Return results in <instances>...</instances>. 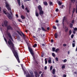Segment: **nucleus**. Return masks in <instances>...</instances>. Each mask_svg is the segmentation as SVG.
I'll list each match as a JSON object with an SVG mask.
<instances>
[{"label":"nucleus","instance_id":"nucleus-1","mask_svg":"<svg viewBox=\"0 0 77 77\" xmlns=\"http://www.w3.org/2000/svg\"><path fill=\"white\" fill-rule=\"evenodd\" d=\"M8 43L10 46V47L14 54V56L16 58L17 62H18V63H20V59H19V57H18V53L17 52V51L15 49L14 44L13 42L11 41V40L10 39H9V40L8 41Z\"/></svg>","mask_w":77,"mask_h":77},{"label":"nucleus","instance_id":"nucleus-2","mask_svg":"<svg viewBox=\"0 0 77 77\" xmlns=\"http://www.w3.org/2000/svg\"><path fill=\"white\" fill-rule=\"evenodd\" d=\"M5 6L7 8V9L8 11H10L9 12L10 13L11 15H12L13 14L12 13V10H11V7H9V5L8 4V3L7 2H5Z\"/></svg>","mask_w":77,"mask_h":77},{"label":"nucleus","instance_id":"nucleus-3","mask_svg":"<svg viewBox=\"0 0 77 77\" xmlns=\"http://www.w3.org/2000/svg\"><path fill=\"white\" fill-rule=\"evenodd\" d=\"M3 12L5 14L7 15V17L8 19H9V20H11V19H12V17L11 15V14L10 13H7L6 11L5 10H3Z\"/></svg>","mask_w":77,"mask_h":77},{"label":"nucleus","instance_id":"nucleus-4","mask_svg":"<svg viewBox=\"0 0 77 77\" xmlns=\"http://www.w3.org/2000/svg\"><path fill=\"white\" fill-rule=\"evenodd\" d=\"M29 73L31 74V76L30 75L29 73H28L27 75H26V77H35V76H34V75H33V73L32 71H30Z\"/></svg>","mask_w":77,"mask_h":77},{"label":"nucleus","instance_id":"nucleus-5","mask_svg":"<svg viewBox=\"0 0 77 77\" xmlns=\"http://www.w3.org/2000/svg\"><path fill=\"white\" fill-rule=\"evenodd\" d=\"M28 49L32 56L33 57H34V52H33V50L32 48H29Z\"/></svg>","mask_w":77,"mask_h":77},{"label":"nucleus","instance_id":"nucleus-6","mask_svg":"<svg viewBox=\"0 0 77 77\" xmlns=\"http://www.w3.org/2000/svg\"><path fill=\"white\" fill-rule=\"evenodd\" d=\"M17 32L20 35V36H22V35L24 38L26 36V35H25L21 31L20 32H19V31L17 30Z\"/></svg>","mask_w":77,"mask_h":77},{"label":"nucleus","instance_id":"nucleus-7","mask_svg":"<svg viewBox=\"0 0 77 77\" xmlns=\"http://www.w3.org/2000/svg\"><path fill=\"white\" fill-rule=\"evenodd\" d=\"M7 30L8 31L11 30H13V28L10 26L9 25L7 27Z\"/></svg>","mask_w":77,"mask_h":77},{"label":"nucleus","instance_id":"nucleus-8","mask_svg":"<svg viewBox=\"0 0 77 77\" xmlns=\"http://www.w3.org/2000/svg\"><path fill=\"white\" fill-rule=\"evenodd\" d=\"M7 35L8 36L9 38L11 39V40H13V38H12V36L11 35V33H10L8 32L7 33Z\"/></svg>","mask_w":77,"mask_h":77},{"label":"nucleus","instance_id":"nucleus-9","mask_svg":"<svg viewBox=\"0 0 77 77\" xmlns=\"http://www.w3.org/2000/svg\"><path fill=\"white\" fill-rule=\"evenodd\" d=\"M44 14V11L42 10H40L39 11V15H40L41 17H42V15Z\"/></svg>","mask_w":77,"mask_h":77},{"label":"nucleus","instance_id":"nucleus-10","mask_svg":"<svg viewBox=\"0 0 77 77\" xmlns=\"http://www.w3.org/2000/svg\"><path fill=\"white\" fill-rule=\"evenodd\" d=\"M4 25L6 27L8 26V21L7 20H5L4 22Z\"/></svg>","mask_w":77,"mask_h":77},{"label":"nucleus","instance_id":"nucleus-11","mask_svg":"<svg viewBox=\"0 0 77 77\" xmlns=\"http://www.w3.org/2000/svg\"><path fill=\"white\" fill-rule=\"evenodd\" d=\"M38 8L39 11H42V7L40 5H38Z\"/></svg>","mask_w":77,"mask_h":77},{"label":"nucleus","instance_id":"nucleus-12","mask_svg":"<svg viewBox=\"0 0 77 77\" xmlns=\"http://www.w3.org/2000/svg\"><path fill=\"white\" fill-rule=\"evenodd\" d=\"M67 20V18H66L65 16L63 17V24H64L63 22L65 21V20Z\"/></svg>","mask_w":77,"mask_h":77},{"label":"nucleus","instance_id":"nucleus-13","mask_svg":"<svg viewBox=\"0 0 77 77\" xmlns=\"http://www.w3.org/2000/svg\"><path fill=\"white\" fill-rule=\"evenodd\" d=\"M35 16H36L37 17H39V13H38V11H35Z\"/></svg>","mask_w":77,"mask_h":77},{"label":"nucleus","instance_id":"nucleus-14","mask_svg":"<svg viewBox=\"0 0 77 77\" xmlns=\"http://www.w3.org/2000/svg\"><path fill=\"white\" fill-rule=\"evenodd\" d=\"M49 60H48V62L49 63H51V57H49Z\"/></svg>","mask_w":77,"mask_h":77},{"label":"nucleus","instance_id":"nucleus-15","mask_svg":"<svg viewBox=\"0 0 77 77\" xmlns=\"http://www.w3.org/2000/svg\"><path fill=\"white\" fill-rule=\"evenodd\" d=\"M17 1L19 5L20 6V5H21V2H20V0H17Z\"/></svg>","mask_w":77,"mask_h":77},{"label":"nucleus","instance_id":"nucleus-16","mask_svg":"<svg viewBox=\"0 0 77 77\" xmlns=\"http://www.w3.org/2000/svg\"><path fill=\"white\" fill-rule=\"evenodd\" d=\"M73 27V24H72L71 23H70L69 25V27L70 28H72Z\"/></svg>","mask_w":77,"mask_h":77},{"label":"nucleus","instance_id":"nucleus-17","mask_svg":"<svg viewBox=\"0 0 77 77\" xmlns=\"http://www.w3.org/2000/svg\"><path fill=\"white\" fill-rule=\"evenodd\" d=\"M43 4L45 6H47L48 5V3H47V2H43Z\"/></svg>","mask_w":77,"mask_h":77},{"label":"nucleus","instance_id":"nucleus-18","mask_svg":"<svg viewBox=\"0 0 77 77\" xmlns=\"http://www.w3.org/2000/svg\"><path fill=\"white\" fill-rule=\"evenodd\" d=\"M54 36L55 38H57L58 35H57V33H55L54 35Z\"/></svg>","mask_w":77,"mask_h":77},{"label":"nucleus","instance_id":"nucleus-19","mask_svg":"<svg viewBox=\"0 0 77 77\" xmlns=\"http://www.w3.org/2000/svg\"><path fill=\"white\" fill-rule=\"evenodd\" d=\"M50 6H53V2H49Z\"/></svg>","mask_w":77,"mask_h":77},{"label":"nucleus","instance_id":"nucleus-20","mask_svg":"<svg viewBox=\"0 0 77 77\" xmlns=\"http://www.w3.org/2000/svg\"><path fill=\"white\" fill-rule=\"evenodd\" d=\"M72 3H74L75 2V0H70Z\"/></svg>","mask_w":77,"mask_h":77},{"label":"nucleus","instance_id":"nucleus-21","mask_svg":"<svg viewBox=\"0 0 77 77\" xmlns=\"http://www.w3.org/2000/svg\"><path fill=\"white\" fill-rule=\"evenodd\" d=\"M25 10L26 11H27V12L28 13H29V12H30V11L29 10H28L27 8L26 7L25 8Z\"/></svg>","mask_w":77,"mask_h":77},{"label":"nucleus","instance_id":"nucleus-22","mask_svg":"<svg viewBox=\"0 0 77 77\" xmlns=\"http://www.w3.org/2000/svg\"><path fill=\"white\" fill-rule=\"evenodd\" d=\"M55 71H56V70H55V69H53L52 70V74H55Z\"/></svg>","mask_w":77,"mask_h":77},{"label":"nucleus","instance_id":"nucleus-23","mask_svg":"<svg viewBox=\"0 0 77 77\" xmlns=\"http://www.w3.org/2000/svg\"><path fill=\"white\" fill-rule=\"evenodd\" d=\"M21 18L22 19V20H24V19H25V17L24 16L22 15L21 16Z\"/></svg>","mask_w":77,"mask_h":77},{"label":"nucleus","instance_id":"nucleus-24","mask_svg":"<svg viewBox=\"0 0 77 77\" xmlns=\"http://www.w3.org/2000/svg\"><path fill=\"white\" fill-rule=\"evenodd\" d=\"M75 8H73L72 12V15H73V14L75 12Z\"/></svg>","mask_w":77,"mask_h":77},{"label":"nucleus","instance_id":"nucleus-25","mask_svg":"<svg viewBox=\"0 0 77 77\" xmlns=\"http://www.w3.org/2000/svg\"><path fill=\"white\" fill-rule=\"evenodd\" d=\"M71 5H72V4L71 3H70L69 4V9L70 10L71 9Z\"/></svg>","mask_w":77,"mask_h":77},{"label":"nucleus","instance_id":"nucleus-26","mask_svg":"<svg viewBox=\"0 0 77 77\" xmlns=\"http://www.w3.org/2000/svg\"><path fill=\"white\" fill-rule=\"evenodd\" d=\"M59 51V48H57L55 51L56 53H57L58 51Z\"/></svg>","mask_w":77,"mask_h":77},{"label":"nucleus","instance_id":"nucleus-27","mask_svg":"<svg viewBox=\"0 0 77 77\" xmlns=\"http://www.w3.org/2000/svg\"><path fill=\"white\" fill-rule=\"evenodd\" d=\"M42 30H43V31H45V32H46L47 31L46 30H45L44 28L43 27H42Z\"/></svg>","mask_w":77,"mask_h":77},{"label":"nucleus","instance_id":"nucleus-28","mask_svg":"<svg viewBox=\"0 0 77 77\" xmlns=\"http://www.w3.org/2000/svg\"><path fill=\"white\" fill-rule=\"evenodd\" d=\"M37 46V44H35L34 45H33V47H34V48L35 47H36Z\"/></svg>","mask_w":77,"mask_h":77},{"label":"nucleus","instance_id":"nucleus-29","mask_svg":"<svg viewBox=\"0 0 77 77\" xmlns=\"http://www.w3.org/2000/svg\"><path fill=\"white\" fill-rule=\"evenodd\" d=\"M55 50H56V48L53 47L52 48L53 51H55Z\"/></svg>","mask_w":77,"mask_h":77},{"label":"nucleus","instance_id":"nucleus-30","mask_svg":"<svg viewBox=\"0 0 77 77\" xmlns=\"http://www.w3.org/2000/svg\"><path fill=\"white\" fill-rule=\"evenodd\" d=\"M45 64H47V58L45 59Z\"/></svg>","mask_w":77,"mask_h":77},{"label":"nucleus","instance_id":"nucleus-31","mask_svg":"<svg viewBox=\"0 0 77 77\" xmlns=\"http://www.w3.org/2000/svg\"><path fill=\"white\" fill-rule=\"evenodd\" d=\"M53 69V66H51L50 67V71H51L52 69Z\"/></svg>","mask_w":77,"mask_h":77},{"label":"nucleus","instance_id":"nucleus-32","mask_svg":"<svg viewBox=\"0 0 77 77\" xmlns=\"http://www.w3.org/2000/svg\"><path fill=\"white\" fill-rule=\"evenodd\" d=\"M21 65L22 67V69L23 70L24 69V67H23V64H21Z\"/></svg>","mask_w":77,"mask_h":77},{"label":"nucleus","instance_id":"nucleus-33","mask_svg":"<svg viewBox=\"0 0 77 77\" xmlns=\"http://www.w3.org/2000/svg\"><path fill=\"white\" fill-rule=\"evenodd\" d=\"M72 33V31H71V30H70L69 31V35H71V34Z\"/></svg>","mask_w":77,"mask_h":77},{"label":"nucleus","instance_id":"nucleus-34","mask_svg":"<svg viewBox=\"0 0 77 77\" xmlns=\"http://www.w3.org/2000/svg\"><path fill=\"white\" fill-rule=\"evenodd\" d=\"M4 39L6 42V43H7L8 42H7V40L6 39V38H5V37H4Z\"/></svg>","mask_w":77,"mask_h":77},{"label":"nucleus","instance_id":"nucleus-35","mask_svg":"<svg viewBox=\"0 0 77 77\" xmlns=\"http://www.w3.org/2000/svg\"><path fill=\"white\" fill-rule=\"evenodd\" d=\"M52 55L53 57H55V54L54 53H52Z\"/></svg>","mask_w":77,"mask_h":77},{"label":"nucleus","instance_id":"nucleus-36","mask_svg":"<svg viewBox=\"0 0 77 77\" xmlns=\"http://www.w3.org/2000/svg\"><path fill=\"white\" fill-rule=\"evenodd\" d=\"M65 68V65H63L62 67V69H63V68Z\"/></svg>","mask_w":77,"mask_h":77},{"label":"nucleus","instance_id":"nucleus-37","mask_svg":"<svg viewBox=\"0 0 77 77\" xmlns=\"http://www.w3.org/2000/svg\"><path fill=\"white\" fill-rule=\"evenodd\" d=\"M53 29H54L55 30H56L57 28H56V26H53Z\"/></svg>","mask_w":77,"mask_h":77},{"label":"nucleus","instance_id":"nucleus-38","mask_svg":"<svg viewBox=\"0 0 77 77\" xmlns=\"http://www.w3.org/2000/svg\"><path fill=\"white\" fill-rule=\"evenodd\" d=\"M74 20H73L72 21L71 23H72V24H74Z\"/></svg>","mask_w":77,"mask_h":77},{"label":"nucleus","instance_id":"nucleus-39","mask_svg":"<svg viewBox=\"0 0 77 77\" xmlns=\"http://www.w3.org/2000/svg\"><path fill=\"white\" fill-rule=\"evenodd\" d=\"M22 8L23 9H24V6L23 5H22L21 6Z\"/></svg>","mask_w":77,"mask_h":77},{"label":"nucleus","instance_id":"nucleus-40","mask_svg":"<svg viewBox=\"0 0 77 77\" xmlns=\"http://www.w3.org/2000/svg\"><path fill=\"white\" fill-rule=\"evenodd\" d=\"M68 28H67L65 30V32H68Z\"/></svg>","mask_w":77,"mask_h":77},{"label":"nucleus","instance_id":"nucleus-41","mask_svg":"<svg viewBox=\"0 0 77 77\" xmlns=\"http://www.w3.org/2000/svg\"><path fill=\"white\" fill-rule=\"evenodd\" d=\"M74 38V35L72 34L71 35V38H72H72Z\"/></svg>","mask_w":77,"mask_h":77},{"label":"nucleus","instance_id":"nucleus-42","mask_svg":"<svg viewBox=\"0 0 77 77\" xmlns=\"http://www.w3.org/2000/svg\"><path fill=\"white\" fill-rule=\"evenodd\" d=\"M72 47H75V43L72 44Z\"/></svg>","mask_w":77,"mask_h":77},{"label":"nucleus","instance_id":"nucleus-43","mask_svg":"<svg viewBox=\"0 0 77 77\" xmlns=\"http://www.w3.org/2000/svg\"><path fill=\"white\" fill-rule=\"evenodd\" d=\"M58 4L59 5H62V3L61 2H60V1H59Z\"/></svg>","mask_w":77,"mask_h":77},{"label":"nucleus","instance_id":"nucleus-44","mask_svg":"<svg viewBox=\"0 0 77 77\" xmlns=\"http://www.w3.org/2000/svg\"><path fill=\"white\" fill-rule=\"evenodd\" d=\"M63 77H66V75L64 74L63 75Z\"/></svg>","mask_w":77,"mask_h":77},{"label":"nucleus","instance_id":"nucleus-45","mask_svg":"<svg viewBox=\"0 0 77 77\" xmlns=\"http://www.w3.org/2000/svg\"><path fill=\"white\" fill-rule=\"evenodd\" d=\"M67 61V60L66 59H65L63 60L64 62H66Z\"/></svg>","mask_w":77,"mask_h":77},{"label":"nucleus","instance_id":"nucleus-46","mask_svg":"<svg viewBox=\"0 0 77 77\" xmlns=\"http://www.w3.org/2000/svg\"><path fill=\"white\" fill-rule=\"evenodd\" d=\"M74 30H75V31H77V28H75L74 29Z\"/></svg>","mask_w":77,"mask_h":77},{"label":"nucleus","instance_id":"nucleus-47","mask_svg":"<svg viewBox=\"0 0 77 77\" xmlns=\"http://www.w3.org/2000/svg\"><path fill=\"white\" fill-rule=\"evenodd\" d=\"M56 61H58V58H57V57H56Z\"/></svg>","mask_w":77,"mask_h":77},{"label":"nucleus","instance_id":"nucleus-48","mask_svg":"<svg viewBox=\"0 0 77 77\" xmlns=\"http://www.w3.org/2000/svg\"><path fill=\"white\" fill-rule=\"evenodd\" d=\"M63 47H66V44H63Z\"/></svg>","mask_w":77,"mask_h":77},{"label":"nucleus","instance_id":"nucleus-49","mask_svg":"<svg viewBox=\"0 0 77 77\" xmlns=\"http://www.w3.org/2000/svg\"><path fill=\"white\" fill-rule=\"evenodd\" d=\"M47 29L48 30H50V27H48L47 28Z\"/></svg>","mask_w":77,"mask_h":77},{"label":"nucleus","instance_id":"nucleus-50","mask_svg":"<svg viewBox=\"0 0 77 77\" xmlns=\"http://www.w3.org/2000/svg\"><path fill=\"white\" fill-rule=\"evenodd\" d=\"M58 11H59V9H58L57 8L56 9V12H57Z\"/></svg>","mask_w":77,"mask_h":77},{"label":"nucleus","instance_id":"nucleus-51","mask_svg":"<svg viewBox=\"0 0 77 77\" xmlns=\"http://www.w3.org/2000/svg\"><path fill=\"white\" fill-rule=\"evenodd\" d=\"M54 41V40H53V39H51V42H53Z\"/></svg>","mask_w":77,"mask_h":77},{"label":"nucleus","instance_id":"nucleus-52","mask_svg":"<svg viewBox=\"0 0 77 77\" xmlns=\"http://www.w3.org/2000/svg\"><path fill=\"white\" fill-rule=\"evenodd\" d=\"M47 69V66H45V69Z\"/></svg>","mask_w":77,"mask_h":77},{"label":"nucleus","instance_id":"nucleus-53","mask_svg":"<svg viewBox=\"0 0 77 77\" xmlns=\"http://www.w3.org/2000/svg\"><path fill=\"white\" fill-rule=\"evenodd\" d=\"M44 75V74L42 73L41 75V76L42 77H43V75Z\"/></svg>","mask_w":77,"mask_h":77},{"label":"nucleus","instance_id":"nucleus-54","mask_svg":"<svg viewBox=\"0 0 77 77\" xmlns=\"http://www.w3.org/2000/svg\"><path fill=\"white\" fill-rule=\"evenodd\" d=\"M56 23H59V21H58V20H56Z\"/></svg>","mask_w":77,"mask_h":77},{"label":"nucleus","instance_id":"nucleus-55","mask_svg":"<svg viewBox=\"0 0 77 77\" xmlns=\"http://www.w3.org/2000/svg\"><path fill=\"white\" fill-rule=\"evenodd\" d=\"M74 73L75 74H77V72H75Z\"/></svg>","mask_w":77,"mask_h":77},{"label":"nucleus","instance_id":"nucleus-56","mask_svg":"<svg viewBox=\"0 0 77 77\" xmlns=\"http://www.w3.org/2000/svg\"><path fill=\"white\" fill-rule=\"evenodd\" d=\"M39 74H41V73H42V72L41 71H39Z\"/></svg>","mask_w":77,"mask_h":77},{"label":"nucleus","instance_id":"nucleus-57","mask_svg":"<svg viewBox=\"0 0 77 77\" xmlns=\"http://www.w3.org/2000/svg\"><path fill=\"white\" fill-rule=\"evenodd\" d=\"M59 34L60 36V35H61V32H59Z\"/></svg>","mask_w":77,"mask_h":77},{"label":"nucleus","instance_id":"nucleus-58","mask_svg":"<svg viewBox=\"0 0 77 77\" xmlns=\"http://www.w3.org/2000/svg\"><path fill=\"white\" fill-rule=\"evenodd\" d=\"M27 1H29V0H24V2H27Z\"/></svg>","mask_w":77,"mask_h":77},{"label":"nucleus","instance_id":"nucleus-59","mask_svg":"<svg viewBox=\"0 0 77 77\" xmlns=\"http://www.w3.org/2000/svg\"><path fill=\"white\" fill-rule=\"evenodd\" d=\"M57 26H59L60 25L58 23L57 24Z\"/></svg>","mask_w":77,"mask_h":77},{"label":"nucleus","instance_id":"nucleus-60","mask_svg":"<svg viewBox=\"0 0 77 77\" xmlns=\"http://www.w3.org/2000/svg\"><path fill=\"white\" fill-rule=\"evenodd\" d=\"M34 73L35 74V75H37V72H35Z\"/></svg>","mask_w":77,"mask_h":77},{"label":"nucleus","instance_id":"nucleus-61","mask_svg":"<svg viewBox=\"0 0 77 77\" xmlns=\"http://www.w3.org/2000/svg\"><path fill=\"white\" fill-rule=\"evenodd\" d=\"M42 46H45V44H42Z\"/></svg>","mask_w":77,"mask_h":77},{"label":"nucleus","instance_id":"nucleus-62","mask_svg":"<svg viewBox=\"0 0 77 77\" xmlns=\"http://www.w3.org/2000/svg\"><path fill=\"white\" fill-rule=\"evenodd\" d=\"M16 17H18V14H16Z\"/></svg>","mask_w":77,"mask_h":77},{"label":"nucleus","instance_id":"nucleus-63","mask_svg":"<svg viewBox=\"0 0 77 77\" xmlns=\"http://www.w3.org/2000/svg\"><path fill=\"white\" fill-rule=\"evenodd\" d=\"M68 54H69V53H70V52H69V51H68Z\"/></svg>","mask_w":77,"mask_h":77},{"label":"nucleus","instance_id":"nucleus-64","mask_svg":"<svg viewBox=\"0 0 77 77\" xmlns=\"http://www.w3.org/2000/svg\"><path fill=\"white\" fill-rule=\"evenodd\" d=\"M73 42H75L74 44H75V40H73Z\"/></svg>","mask_w":77,"mask_h":77}]
</instances>
